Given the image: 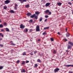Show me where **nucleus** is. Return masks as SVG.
<instances>
[{"label": "nucleus", "mask_w": 73, "mask_h": 73, "mask_svg": "<svg viewBox=\"0 0 73 73\" xmlns=\"http://www.w3.org/2000/svg\"><path fill=\"white\" fill-rule=\"evenodd\" d=\"M62 4L61 3V2H59L57 3V5H61Z\"/></svg>", "instance_id": "nucleus-9"}, {"label": "nucleus", "mask_w": 73, "mask_h": 73, "mask_svg": "<svg viewBox=\"0 0 73 73\" xmlns=\"http://www.w3.org/2000/svg\"><path fill=\"white\" fill-rule=\"evenodd\" d=\"M27 16H31L32 14L30 13H27Z\"/></svg>", "instance_id": "nucleus-13"}, {"label": "nucleus", "mask_w": 73, "mask_h": 73, "mask_svg": "<svg viewBox=\"0 0 73 73\" xmlns=\"http://www.w3.org/2000/svg\"><path fill=\"white\" fill-rule=\"evenodd\" d=\"M40 41V39H39L38 40V41Z\"/></svg>", "instance_id": "nucleus-54"}, {"label": "nucleus", "mask_w": 73, "mask_h": 73, "mask_svg": "<svg viewBox=\"0 0 73 73\" xmlns=\"http://www.w3.org/2000/svg\"><path fill=\"white\" fill-rule=\"evenodd\" d=\"M5 29L6 32H9V29H8V28H6Z\"/></svg>", "instance_id": "nucleus-15"}, {"label": "nucleus", "mask_w": 73, "mask_h": 73, "mask_svg": "<svg viewBox=\"0 0 73 73\" xmlns=\"http://www.w3.org/2000/svg\"><path fill=\"white\" fill-rule=\"evenodd\" d=\"M25 7L26 8H29V5H25Z\"/></svg>", "instance_id": "nucleus-14"}, {"label": "nucleus", "mask_w": 73, "mask_h": 73, "mask_svg": "<svg viewBox=\"0 0 73 73\" xmlns=\"http://www.w3.org/2000/svg\"><path fill=\"white\" fill-rule=\"evenodd\" d=\"M42 19H43V18H42V17H40V19H39V21H42Z\"/></svg>", "instance_id": "nucleus-16"}, {"label": "nucleus", "mask_w": 73, "mask_h": 73, "mask_svg": "<svg viewBox=\"0 0 73 73\" xmlns=\"http://www.w3.org/2000/svg\"><path fill=\"white\" fill-rule=\"evenodd\" d=\"M45 18H48L49 17V16H48V15H45Z\"/></svg>", "instance_id": "nucleus-31"}, {"label": "nucleus", "mask_w": 73, "mask_h": 73, "mask_svg": "<svg viewBox=\"0 0 73 73\" xmlns=\"http://www.w3.org/2000/svg\"><path fill=\"white\" fill-rule=\"evenodd\" d=\"M71 1H73V0H71Z\"/></svg>", "instance_id": "nucleus-62"}, {"label": "nucleus", "mask_w": 73, "mask_h": 73, "mask_svg": "<svg viewBox=\"0 0 73 73\" xmlns=\"http://www.w3.org/2000/svg\"><path fill=\"white\" fill-rule=\"evenodd\" d=\"M1 20H0V23H1Z\"/></svg>", "instance_id": "nucleus-60"}, {"label": "nucleus", "mask_w": 73, "mask_h": 73, "mask_svg": "<svg viewBox=\"0 0 73 73\" xmlns=\"http://www.w3.org/2000/svg\"><path fill=\"white\" fill-rule=\"evenodd\" d=\"M24 31L25 32H28V29H26L24 30Z\"/></svg>", "instance_id": "nucleus-25"}, {"label": "nucleus", "mask_w": 73, "mask_h": 73, "mask_svg": "<svg viewBox=\"0 0 73 73\" xmlns=\"http://www.w3.org/2000/svg\"><path fill=\"white\" fill-rule=\"evenodd\" d=\"M11 45H13L14 46H15V44L14 43H11Z\"/></svg>", "instance_id": "nucleus-40"}, {"label": "nucleus", "mask_w": 73, "mask_h": 73, "mask_svg": "<svg viewBox=\"0 0 73 73\" xmlns=\"http://www.w3.org/2000/svg\"><path fill=\"white\" fill-rule=\"evenodd\" d=\"M35 16V14L31 15L30 16V17H31V18H33V17H34Z\"/></svg>", "instance_id": "nucleus-10"}, {"label": "nucleus", "mask_w": 73, "mask_h": 73, "mask_svg": "<svg viewBox=\"0 0 73 73\" xmlns=\"http://www.w3.org/2000/svg\"><path fill=\"white\" fill-rule=\"evenodd\" d=\"M0 40H3V39L1 38V39H0Z\"/></svg>", "instance_id": "nucleus-57"}, {"label": "nucleus", "mask_w": 73, "mask_h": 73, "mask_svg": "<svg viewBox=\"0 0 73 73\" xmlns=\"http://www.w3.org/2000/svg\"><path fill=\"white\" fill-rule=\"evenodd\" d=\"M44 1V0H41V2H42V1Z\"/></svg>", "instance_id": "nucleus-56"}, {"label": "nucleus", "mask_w": 73, "mask_h": 73, "mask_svg": "<svg viewBox=\"0 0 73 73\" xmlns=\"http://www.w3.org/2000/svg\"><path fill=\"white\" fill-rule=\"evenodd\" d=\"M20 61L19 60H18L17 62V63H19V62Z\"/></svg>", "instance_id": "nucleus-51"}, {"label": "nucleus", "mask_w": 73, "mask_h": 73, "mask_svg": "<svg viewBox=\"0 0 73 73\" xmlns=\"http://www.w3.org/2000/svg\"><path fill=\"white\" fill-rule=\"evenodd\" d=\"M49 28V27H44V30H46V29H48Z\"/></svg>", "instance_id": "nucleus-12"}, {"label": "nucleus", "mask_w": 73, "mask_h": 73, "mask_svg": "<svg viewBox=\"0 0 73 73\" xmlns=\"http://www.w3.org/2000/svg\"><path fill=\"white\" fill-rule=\"evenodd\" d=\"M35 18V19H37V16H36V15H35V16H34Z\"/></svg>", "instance_id": "nucleus-27"}, {"label": "nucleus", "mask_w": 73, "mask_h": 73, "mask_svg": "<svg viewBox=\"0 0 73 73\" xmlns=\"http://www.w3.org/2000/svg\"><path fill=\"white\" fill-rule=\"evenodd\" d=\"M58 35H60V33L58 32Z\"/></svg>", "instance_id": "nucleus-55"}, {"label": "nucleus", "mask_w": 73, "mask_h": 73, "mask_svg": "<svg viewBox=\"0 0 73 73\" xmlns=\"http://www.w3.org/2000/svg\"><path fill=\"white\" fill-rule=\"evenodd\" d=\"M68 49H70V48H71V47L70 46L68 45Z\"/></svg>", "instance_id": "nucleus-23"}, {"label": "nucleus", "mask_w": 73, "mask_h": 73, "mask_svg": "<svg viewBox=\"0 0 73 73\" xmlns=\"http://www.w3.org/2000/svg\"><path fill=\"white\" fill-rule=\"evenodd\" d=\"M3 68V66H0V70L1 69H2Z\"/></svg>", "instance_id": "nucleus-30"}, {"label": "nucleus", "mask_w": 73, "mask_h": 73, "mask_svg": "<svg viewBox=\"0 0 73 73\" xmlns=\"http://www.w3.org/2000/svg\"><path fill=\"white\" fill-rule=\"evenodd\" d=\"M17 7H16V6H15V9H16H16H17Z\"/></svg>", "instance_id": "nucleus-48"}, {"label": "nucleus", "mask_w": 73, "mask_h": 73, "mask_svg": "<svg viewBox=\"0 0 73 73\" xmlns=\"http://www.w3.org/2000/svg\"><path fill=\"white\" fill-rule=\"evenodd\" d=\"M37 62H41V60H40V59H38L37 60Z\"/></svg>", "instance_id": "nucleus-26"}, {"label": "nucleus", "mask_w": 73, "mask_h": 73, "mask_svg": "<svg viewBox=\"0 0 73 73\" xmlns=\"http://www.w3.org/2000/svg\"><path fill=\"white\" fill-rule=\"evenodd\" d=\"M66 51L68 52H69V51H68V50H66Z\"/></svg>", "instance_id": "nucleus-58"}, {"label": "nucleus", "mask_w": 73, "mask_h": 73, "mask_svg": "<svg viewBox=\"0 0 73 73\" xmlns=\"http://www.w3.org/2000/svg\"><path fill=\"white\" fill-rule=\"evenodd\" d=\"M50 40H51V41H53L54 40L52 38H51Z\"/></svg>", "instance_id": "nucleus-35"}, {"label": "nucleus", "mask_w": 73, "mask_h": 73, "mask_svg": "<svg viewBox=\"0 0 73 73\" xmlns=\"http://www.w3.org/2000/svg\"><path fill=\"white\" fill-rule=\"evenodd\" d=\"M40 13V12H38V11H36L35 12V14L36 15H38V14H39Z\"/></svg>", "instance_id": "nucleus-18"}, {"label": "nucleus", "mask_w": 73, "mask_h": 73, "mask_svg": "<svg viewBox=\"0 0 73 73\" xmlns=\"http://www.w3.org/2000/svg\"><path fill=\"white\" fill-rule=\"evenodd\" d=\"M0 46L1 47H3V44H0Z\"/></svg>", "instance_id": "nucleus-44"}, {"label": "nucleus", "mask_w": 73, "mask_h": 73, "mask_svg": "<svg viewBox=\"0 0 73 73\" xmlns=\"http://www.w3.org/2000/svg\"><path fill=\"white\" fill-rule=\"evenodd\" d=\"M24 27H25V26H24V25H23V24H22L21 25L20 28L21 29H22V28H23H23H24Z\"/></svg>", "instance_id": "nucleus-6"}, {"label": "nucleus", "mask_w": 73, "mask_h": 73, "mask_svg": "<svg viewBox=\"0 0 73 73\" xmlns=\"http://www.w3.org/2000/svg\"><path fill=\"white\" fill-rule=\"evenodd\" d=\"M68 73H73V72L71 71H69Z\"/></svg>", "instance_id": "nucleus-47"}, {"label": "nucleus", "mask_w": 73, "mask_h": 73, "mask_svg": "<svg viewBox=\"0 0 73 73\" xmlns=\"http://www.w3.org/2000/svg\"><path fill=\"white\" fill-rule=\"evenodd\" d=\"M56 50H54V51L53 53H54V54H56Z\"/></svg>", "instance_id": "nucleus-42"}, {"label": "nucleus", "mask_w": 73, "mask_h": 73, "mask_svg": "<svg viewBox=\"0 0 73 73\" xmlns=\"http://www.w3.org/2000/svg\"><path fill=\"white\" fill-rule=\"evenodd\" d=\"M25 64V61H23V62L22 63V65H24Z\"/></svg>", "instance_id": "nucleus-41"}, {"label": "nucleus", "mask_w": 73, "mask_h": 73, "mask_svg": "<svg viewBox=\"0 0 73 73\" xmlns=\"http://www.w3.org/2000/svg\"><path fill=\"white\" fill-rule=\"evenodd\" d=\"M4 25H5V26H6L7 25V23H6L5 22H4Z\"/></svg>", "instance_id": "nucleus-32"}, {"label": "nucleus", "mask_w": 73, "mask_h": 73, "mask_svg": "<svg viewBox=\"0 0 73 73\" xmlns=\"http://www.w3.org/2000/svg\"><path fill=\"white\" fill-rule=\"evenodd\" d=\"M7 7L4 6V9H7Z\"/></svg>", "instance_id": "nucleus-33"}, {"label": "nucleus", "mask_w": 73, "mask_h": 73, "mask_svg": "<svg viewBox=\"0 0 73 73\" xmlns=\"http://www.w3.org/2000/svg\"><path fill=\"white\" fill-rule=\"evenodd\" d=\"M49 12V10H47L45 12L46 13H48Z\"/></svg>", "instance_id": "nucleus-20"}, {"label": "nucleus", "mask_w": 73, "mask_h": 73, "mask_svg": "<svg viewBox=\"0 0 73 73\" xmlns=\"http://www.w3.org/2000/svg\"><path fill=\"white\" fill-rule=\"evenodd\" d=\"M66 36L67 37H69V36H70V34H69V33H67V34H66Z\"/></svg>", "instance_id": "nucleus-8"}, {"label": "nucleus", "mask_w": 73, "mask_h": 73, "mask_svg": "<svg viewBox=\"0 0 73 73\" xmlns=\"http://www.w3.org/2000/svg\"><path fill=\"white\" fill-rule=\"evenodd\" d=\"M72 14H73V11H72Z\"/></svg>", "instance_id": "nucleus-61"}, {"label": "nucleus", "mask_w": 73, "mask_h": 73, "mask_svg": "<svg viewBox=\"0 0 73 73\" xmlns=\"http://www.w3.org/2000/svg\"><path fill=\"white\" fill-rule=\"evenodd\" d=\"M48 13H49V15H51V14H52V13H51V12H50L49 11V12H48Z\"/></svg>", "instance_id": "nucleus-46"}, {"label": "nucleus", "mask_w": 73, "mask_h": 73, "mask_svg": "<svg viewBox=\"0 0 73 73\" xmlns=\"http://www.w3.org/2000/svg\"><path fill=\"white\" fill-rule=\"evenodd\" d=\"M29 62V61H28V60H26V63H28V62Z\"/></svg>", "instance_id": "nucleus-45"}, {"label": "nucleus", "mask_w": 73, "mask_h": 73, "mask_svg": "<svg viewBox=\"0 0 73 73\" xmlns=\"http://www.w3.org/2000/svg\"><path fill=\"white\" fill-rule=\"evenodd\" d=\"M50 3H47L45 5L46 7H48L50 5Z\"/></svg>", "instance_id": "nucleus-7"}, {"label": "nucleus", "mask_w": 73, "mask_h": 73, "mask_svg": "<svg viewBox=\"0 0 73 73\" xmlns=\"http://www.w3.org/2000/svg\"><path fill=\"white\" fill-rule=\"evenodd\" d=\"M37 64H35V67H37Z\"/></svg>", "instance_id": "nucleus-34"}, {"label": "nucleus", "mask_w": 73, "mask_h": 73, "mask_svg": "<svg viewBox=\"0 0 73 73\" xmlns=\"http://www.w3.org/2000/svg\"><path fill=\"white\" fill-rule=\"evenodd\" d=\"M4 30L3 29H2L1 30V32H4Z\"/></svg>", "instance_id": "nucleus-43"}, {"label": "nucleus", "mask_w": 73, "mask_h": 73, "mask_svg": "<svg viewBox=\"0 0 73 73\" xmlns=\"http://www.w3.org/2000/svg\"><path fill=\"white\" fill-rule=\"evenodd\" d=\"M46 33V31H45L44 33H43L42 34V35H44Z\"/></svg>", "instance_id": "nucleus-37"}, {"label": "nucleus", "mask_w": 73, "mask_h": 73, "mask_svg": "<svg viewBox=\"0 0 73 73\" xmlns=\"http://www.w3.org/2000/svg\"><path fill=\"white\" fill-rule=\"evenodd\" d=\"M58 70H60V69L58 68H56L54 70V72L55 73H56L57 71H58Z\"/></svg>", "instance_id": "nucleus-4"}, {"label": "nucleus", "mask_w": 73, "mask_h": 73, "mask_svg": "<svg viewBox=\"0 0 73 73\" xmlns=\"http://www.w3.org/2000/svg\"><path fill=\"white\" fill-rule=\"evenodd\" d=\"M33 31V30L32 29H30L29 30V31L30 32H32V31Z\"/></svg>", "instance_id": "nucleus-36"}, {"label": "nucleus", "mask_w": 73, "mask_h": 73, "mask_svg": "<svg viewBox=\"0 0 73 73\" xmlns=\"http://www.w3.org/2000/svg\"><path fill=\"white\" fill-rule=\"evenodd\" d=\"M29 22L30 23H32V22H33V20H32V19H31L30 20Z\"/></svg>", "instance_id": "nucleus-28"}, {"label": "nucleus", "mask_w": 73, "mask_h": 73, "mask_svg": "<svg viewBox=\"0 0 73 73\" xmlns=\"http://www.w3.org/2000/svg\"><path fill=\"white\" fill-rule=\"evenodd\" d=\"M21 72H25V70L24 69H23L21 71Z\"/></svg>", "instance_id": "nucleus-24"}, {"label": "nucleus", "mask_w": 73, "mask_h": 73, "mask_svg": "<svg viewBox=\"0 0 73 73\" xmlns=\"http://www.w3.org/2000/svg\"><path fill=\"white\" fill-rule=\"evenodd\" d=\"M68 4L70 5H72V3L71 2H68Z\"/></svg>", "instance_id": "nucleus-39"}, {"label": "nucleus", "mask_w": 73, "mask_h": 73, "mask_svg": "<svg viewBox=\"0 0 73 73\" xmlns=\"http://www.w3.org/2000/svg\"><path fill=\"white\" fill-rule=\"evenodd\" d=\"M12 42V41H11L10 42L11 43V42Z\"/></svg>", "instance_id": "nucleus-59"}, {"label": "nucleus", "mask_w": 73, "mask_h": 73, "mask_svg": "<svg viewBox=\"0 0 73 73\" xmlns=\"http://www.w3.org/2000/svg\"><path fill=\"white\" fill-rule=\"evenodd\" d=\"M66 31H67L68 30V29L67 28H66Z\"/></svg>", "instance_id": "nucleus-53"}, {"label": "nucleus", "mask_w": 73, "mask_h": 73, "mask_svg": "<svg viewBox=\"0 0 73 73\" xmlns=\"http://www.w3.org/2000/svg\"><path fill=\"white\" fill-rule=\"evenodd\" d=\"M10 13H15V11L13 10H11L10 11Z\"/></svg>", "instance_id": "nucleus-11"}, {"label": "nucleus", "mask_w": 73, "mask_h": 73, "mask_svg": "<svg viewBox=\"0 0 73 73\" xmlns=\"http://www.w3.org/2000/svg\"><path fill=\"white\" fill-rule=\"evenodd\" d=\"M68 44H70V45H73V43L71 42H69Z\"/></svg>", "instance_id": "nucleus-17"}, {"label": "nucleus", "mask_w": 73, "mask_h": 73, "mask_svg": "<svg viewBox=\"0 0 73 73\" xmlns=\"http://www.w3.org/2000/svg\"><path fill=\"white\" fill-rule=\"evenodd\" d=\"M19 1H21V3H23L24 2H26L27 0H19Z\"/></svg>", "instance_id": "nucleus-5"}, {"label": "nucleus", "mask_w": 73, "mask_h": 73, "mask_svg": "<svg viewBox=\"0 0 73 73\" xmlns=\"http://www.w3.org/2000/svg\"><path fill=\"white\" fill-rule=\"evenodd\" d=\"M33 51L32 52H31V53H30V54L31 55V56H33Z\"/></svg>", "instance_id": "nucleus-22"}, {"label": "nucleus", "mask_w": 73, "mask_h": 73, "mask_svg": "<svg viewBox=\"0 0 73 73\" xmlns=\"http://www.w3.org/2000/svg\"><path fill=\"white\" fill-rule=\"evenodd\" d=\"M46 21H47V19H45L44 21V22H46Z\"/></svg>", "instance_id": "nucleus-50"}, {"label": "nucleus", "mask_w": 73, "mask_h": 73, "mask_svg": "<svg viewBox=\"0 0 73 73\" xmlns=\"http://www.w3.org/2000/svg\"><path fill=\"white\" fill-rule=\"evenodd\" d=\"M33 52H34V54H35V55H36V52H37V51H33Z\"/></svg>", "instance_id": "nucleus-38"}, {"label": "nucleus", "mask_w": 73, "mask_h": 73, "mask_svg": "<svg viewBox=\"0 0 73 73\" xmlns=\"http://www.w3.org/2000/svg\"><path fill=\"white\" fill-rule=\"evenodd\" d=\"M15 7H18V5H17V4H16L15 5Z\"/></svg>", "instance_id": "nucleus-49"}, {"label": "nucleus", "mask_w": 73, "mask_h": 73, "mask_svg": "<svg viewBox=\"0 0 73 73\" xmlns=\"http://www.w3.org/2000/svg\"><path fill=\"white\" fill-rule=\"evenodd\" d=\"M22 55L23 56H24L25 55H26V52H24L23 54Z\"/></svg>", "instance_id": "nucleus-19"}, {"label": "nucleus", "mask_w": 73, "mask_h": 73, "mask_svg": "<svg viewBox=\"0 0 73 73\" xmlns=\"http://www.w3.org/2000/svg\"><path fill=\"white\" fill-rule=\"evenodd\" d=\"M64 41H67V40H66V39H64Z\"/></svg>", "instance_id": "nucleus-52"}, {"label": "nucleus", "mask_w": 73, "mask_h": 73, "mask_svg": "<svg viewBox=\"0 0 73 73\" xmlns=\"http://www.w3.org/2000/svg\"><path fill=\"white\" fill-rule=\"evenodd\" d=\"M0 36L1 37H3V35L1 33H0Z\"/></svg>", "instance_id": "nucleus-21"}, {"label": "nucleus", "mask_w": 73, "mask_h": 73, "mask_svg": "<svg viewBox=\"0 0 73 73\" xmlns=\"http://www.w3.org/2000/svg\"><path fill=\"white\" fill-rule=\"evenodd\" d=\"M2 27H3V25H2V24L0 25V28H2Z\"/></svg>", "instance_id": "nucleus-29"}, {"label": "nucleus", "mask_w": 73, "mask_h": 73, "mask_svg": "<svg viewBox=\"0 0 73 73\" xmlns=\"http://www.w3.org/2000/svg\"><path fill=\"white\" fill-rule=\"evenodd\" d=\"M40 27L39 26H37L36 27V31L38 32L40 31V29H39Z\"/></svg>", "instance_id": "nucleus-2"}, {"label": "nucleus", "mask_w": 73, "mask_h": 73, "mask_svg": "<svg viewBox=\"0 0 73 73\" xmlns=\"http://www.w3.org/2000/svg\"><path fill=\"white\" fill-rule=\"evenodd\" d=\"M65 66L66 67H73V64H70V65H65Z\"/></svg>", "instance_id": "nucleus-3"}, {"label": "nucleus", "mask_w": 73, "mask_h": 73, "mask_svg": "<svg viewBox=\"0 0 73 73\" xmlns=\"http://www.w3.org/2000/svg\"><path fill=\"white\" fill-rule=\"evenodd\" d=\"M10 2H11L9 0H7L5 1V3L6 4H9V3H10Z\"/></svg>", "instance_id": "nucleus-1"}]
</instances>
